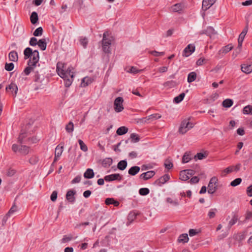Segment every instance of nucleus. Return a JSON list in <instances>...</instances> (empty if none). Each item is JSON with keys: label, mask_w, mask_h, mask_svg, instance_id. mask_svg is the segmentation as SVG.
<instances>
[{"label": "nucleus", "mask_w": 252, "mask_h": 252, "mask_svg": "<svg viewBox=\"0 0 252 252\" xmlns=\"http://www.w3.org/2000/svg\"><path fill=\"white\" fill-rule=\"evenodd\" d=\"M234 171V166H229L222 171L221 176H225L227 174L232 173Z\"/></svg>", "instance_id": "33"}, {"label": "nucleus", "mask_w": 252, "mask_h": 252, "mask_svg": "<svg viewBox=\"0 0 252 252\" xmlns=\"http://www.w3.org/2000/svg\"><path fill=\"white\" fill-rule=\"evenodd\" d=\"M30 19L32 24L36 23L38 20L37 13L36 12H32L31 14Z\"/></svg>", "instance_id": "35"}, {"label": "nucleus", "mask_w": 252, "mask_h": 252, "mask_svg": "<svg viewBox=\"0 0 252 252\" xmlns=\"http://www.w3.org/2000/svg\"><path fill=\"white\" fill-rule=\"evenodd\" d=\"M215 2V0H203L202 1V9L207 10Z\"/></svg>", "instance_id": "17"}, {"label": "nucleus", "mask_w": 252, "mask_h": 252, "mask_svg": "<svg viewBox=\"0 0 252 252\" xmlns=\"http://www.w3.org/2000/svg\"><path fill=\"white\" fill-rule=\"evenodd\" d=\"M17 210V208L15 206H13L11 209H10V210L8 211V212L7 213V216L8 217H9L11 215H12V214H13L14 212H15Z\"/></svg>", "instance_id": "62"}, {"label": "nucleus", "mask_w": 252, "mask_h": 252, "mask_svg": "<svg viewBox=\"0 0 252 252\" xmlns=\"http://www.w3.org/2000/svg\"><path fill=\"white\" fill-rule=\"evenodd\" d=\"M131 141L133 142H137L139 141L140 138L138 135L136 133H132L130 136Z\"/></svg>", "instance_id": "48"}, {"label": "nucleus", "mask_w": 252, "mask_h": 252, "mask_svg": "<svg viewBox=\"0 0 252 252\" xmlns=\"http://www.w3.org/2000/svg\"><path fill=\"white\" fill-rule=\"evenodd\" d=\"M9 58L11 61H17L18 59L17 53L14 51H11L9 53Z\"/></svg>", "instance_id": "29"}, {"label": "nucleus", "mask_w": 252, "mask_h": 252, "mask_svg": "<svg viewBox=\"0 0 252 252\" xmlns=\"http://www.w3.org/2000/svg\"><path fill=\"white\" fill-rule=\"evenodd\" d=\"M164 166L167 169H170L173 167V164L170 160L167 159L164 162Z\"/></svg>", "instance_id": "51"}, {"label": "nucleus", "mask_w": 252, "mask_h": 252, "mask_svg": "<svg viewBox=\"0 0 252 252\" xmlns=\"http://www.w3.org/2000/svg\"><path fill=\"white\" fill-rule=\"evenodd\" d=\"M193 124L191 123L189 120H184L180 125L179 128V132L184 134L193 127Z\"/></svg>", "instance_id": "4"}, {"label": "nucleus", "mask_w": 252, "mask_h": 252, "mask_svg": "<svg viewBox=\"0 0 252 252\" xmlns=\"http://www.w3.org/2000/svg\"><path fill=\"white\" fill-rule=\"evenodd\" d=\"M63 151V145H58L55 151L54 161H56L60 158Z\"/></svg>", "instance_id": "13"}, {"label": "nucleus", "mask_w": 252, "mask_h": 252, "mask_svg": "<svg viewBox=\"0 0 252 252\" xmlns=\"http://www.w3.org/2000/svg\"><path fill=\"white\" fill-rule=\"evenodd\" d=\"M128 131V128L124 126H121L117 130L116 133L119 135H122Z\"/></svg>", "instance_id": "31"}, {"label": "nucleus", "mask_w": 252, "mask_h": 252, "mask_svg": "<svg viewBox=\"0 0 252 252\" xmlns=\"http://www.w3.org/2000/svg\"><path fill=\"white\" fill-rule=\"evenodd\" d=\"M78 237L77 235L73 234H69L68 235H64L63 238L61 240L62 243H65L70 241L72 240L77 239Z\"/></svg>", "instance_id": "14"}, {"label": "nucleus", "mask_w": 252, "mask_h": 252, "mask_svg": "<svg viewBox=\"0 0 252 252\" xmlns=\"http://www.w3.org/2000/svg\"><path fill=\"white\" fill-rule=\"evenodd\" d=\"M242 112L245 115H252V106L248 105L244 107Z\"/></svg>", "instance_id": "32"}, {"label": "nucleus", "mask_w": 252, "mask_h": 252, "mask_svg": "<svg viewBox=\"0 0 252 252\" xmlns=\"http://www.w3.org/2000/svg\"><path fill=\"white\" fill-rule=\"evenodd\" d=\"M37 45L38 47L42 50L44 51L46 49L47 46V43L46 39L45 38H42L38 41Z\"/></svg>", "instance_id": "26"}, {"label": "nucleus", "mask_w": 252, "mask_h": 252, "mask_svg": "<svg viewBox=\"0 0 252 252\" xmlns=\"http://www.w3.org/2000/svg\"><path fill=\"white\" fill-rule=\"evenodd\" d=\"M30 45L32 46H34L37 45V39L35 37H32L30 41Z\"/></svg>", "instance_id": "55"}, {"label": "nucleus", "mask_w": 252, "mask_h": 252, "mask_svg": "<svg viewBox=\"0 0 252 252\" xmlns=\"http://www.w3.org/2000/svg\"><path fill=\"white\" fill-rule=\"evenodd\" d=\"M185 96V94L184 93H181L178 96L174 97L173 101L176 103H179L183 100Z\"/></svg>", "instance_id": "42"}, {"label": "nucleus", "mask_w": 252, "mask_h": 252, "mask_svg": "<svg viewBox=\"0 0 252 252\" xmlns=\"http://www.w3.org/2000/svg\"><path fill=\"white\" fill-rule=\"evenodd\" d=\"M78 143L80 145V149L83 152H87L88 151V147L84 142L81 139L78 140Z\"/></svg>", "instance_id": "43"}, {"label": "nucleus", "mask_w": 252, "mask_h": 252, "mask_svg": "<svg viewBox=\"0 0 252 252\" xmlns=\"http://www.w3.org/2000/svg\"><path fill=\"white\" fill-rule=\"evenodd\" d=\"M105 203L107 205L113 204L114 206H118L119 205V202L115 200L113 198H108L105 200Z\"/></svg>", "instance_id": "37"}, {"label": "nucleus", "mask_w": 252, "mask_h": 252, "mask_svg": "<svg viewBox=\"0 0 252 252\" xmlns=\"http://www.w3.org/2000/svg\"><path fill=\"white\" fill-rule=\"evenodd\" d=\"M207 63V60L204 58H200L196 62V64L197 65H201Z\"/></svg>", "instance_id": "60"}, {"label": "nucleus", "mask_w": 252, "mask_h": 252, "mask_svg": "<svg viewBox=\"0 0 252 252\" xmlns=\"http://www.w3.org/2000/svg\"><path fill=\"white\" fill-rule=\"evenodd\" d=\"M183 8L184 6L181 3H176L171 7V11L174 12H180Z\"/></svg>", "instance_id": "23"}, {"label": "nucleus", "mask_w": 252, "mask_h": 252, "mask_svg": "<svg viewBox=\"0 0 252 252\" xmlns=\"http://www.w3.org/2000/svg\"><path fill=\"white\" fill-rule=\"evenodd\" d=\"M192 174V171L185 170L180 172V179L182 181H187L189 179Z\"/></svg>", "instance_id": "9"}, {"label": "nucleus", "mask_w": 252, "mask_h": 252, "mask_svg": "<svg viewBox=\"0 0 252 252\" xmlns=\"http://www.w3.org/2000/svg\"><path fill=\"white\" fill-rule=\"evenodd\" d=\"M76 193V191L72 190H68L66 194V199L71 203H73L75 201V198L74 195Z\"/></svg>", "instance_id": "18"}, {"label": "nucleus", "mask_w": 252, "mask_h": 252, "mask_svg": "<svg viewBox=\"0 0 252 252\" xmlns=\"http://www.w3.org/2000/svg\"><path fill=\"white\" fill-rule=\"evenodd\" d=\"M14 68L13 63H6L5 65V69L7 71H11Z\"/></svg>", "instance_id": "54"}, {"label": "nucleus", "mask_w": 252, "mask_h": 252, "mask_svg": "<svg viewBox=\"0 0 252 252\" xmlns=\"http://www.w3.org/2000/svg\"><path fill=\"white\" fill-rule=\"evenodd\" d=\"M242 182V179L240 178H238L232 181L230 183V186L232 187H236L241 184Z\"/></svg>", "instance_id": "45"}, {"label": "nucleus", "mask_w": 252, "mask_h": 252, "mask_svg": "<svg viewBox=\"0 0 252 252\" xmlns=\"http://www.w3.org/2000/svg\"><path fill=\"white\" fill-rule=\"evenodd\" d=\"M155 174V172L154 171H149L141 174L140 177L144 180H147L153 177Z\"/></svg>", "instance_id": "19"}, {"label": "nucleus", "mask_w": 252, "mask_h": 252, "mask_svg": "<svg viewBox=\"0 0 252 252\" xmlns=\"http://www.w3.org/2000/svg\"><path fill=\"white\" fill-rule=\"evenodd\" d=\"M233 102L232 99H226L222 102V105L226 108H229L233 105Z\"/></svg>", "instance_id": "41"}, {"label": "nucleus", "mask_w": 252, "mask_h": 252, "mask_svg": "<svg viewBox=\"0 0 252 252\" xmlns=\"http://www.w3.org/2000/svg\"><path fill=\"white\" fill-rule=\"evenodd\" d=\"M113 160L111 158H106L103 161V163L106 164L107 166H110L112 163Z\"/></svg>", "instance_id": "59"}, {"label": "nucleus", "mask_w": 252, "mask_h": 252, "mask_svg": "<svg viewBox=\"0 0 252 252\" xmlns=\"http://www.w3.org/2000/svg\"><path fill=\"white\" fill-rule=\"evenodd\" d=\"M124 99L122 97H117L114 102V109L116 112L119 113L122 112L124 109Z\"/></svg>", "instance_id": "7"}, {"label": "nucleus", "mask_w": 252, "mask_h": 252, "mask_svg": "<svg viewBox=\"0 0 252 252\" xmlns=\"http://www.w3.org/2000/svg\"><path fill=\"white\" fill-rule=\"evenodd\" d=\"M24 59H29L28 62V66L24 70L25 74L28 75L37 66H39L38 63L39 54L37 50L32 51L31 48L27 47L24 51Z\"/></svg>", "instance_id": "1"}, {"label": "nucleus", "mask_w": 252, "mask_h": 252, "mask_svg": "<svg viewBox=\"0 0 252 252\" xmlns=\"http://www.w3.org/2000/svg\"><path fill=\"white\" fill-rule=\"evenodd\" d=\"M241 70L246 74H250L252 72V64L246 63L242 64Z\"/></svg>", "instance_id": "20"}, {"label": "nucleus", "mask_w": 252, "mask_h": 252, "mask_svg": "<svg viewBox=\"0 0 252 252\" xmlns=\"http://www.w3.org/2000/svg\"><path fill=\"white\" fill-rule=\"evenodd\" d=\"M206 155L204 153H199L195 156V158H197L198 159L201 160L206 157Z\"/></svg>", "instance_id": "58"}, {"label": "nucleus", "mask_w": 252, "mask_h": 252, "mask_svg": "<svg viewBox=\"0 0 252 252\" xmlns=\"http://www.w3.org/2000/svg\"><path fill=\"white\" fill-rule=\"evenodd\" d=\"M7 91L10 90L13 93L14 96H16L18 91V87L15 83H11L8 86L6 87Z\"/></svg>", "instance_id": "21"}, {"label": "nucleus", "mask_w": 252, "mask_h": 252, "mask_svg": "<svg viewBox=\"0 0 252 252\" xmlns=\"http://www.w3.org/2000/svg\"><path fill=\"white\" fill-rule=\"evenodd\" d=\"M143 70L144 69H138L136 67L131 66L128 70H127V72L135 74L138 73H141L143 72Z\"/></svg>", "instance_id": "38"}, {"label": "nucleus", "mask_w": 252, "mask_h": 252, "mask_svg": "<svg viewBox=\"0 0 252 252\" xmlns=\"http://www.w3.org/2000/svg\"><path fill=\"white\" fill-rule=\"evenodd\" d=\"M191 159L190 155L188 153H185L182 158V162L183 163L188 162Z\"/></svg>", "instance_id": "49"}, {"label": "nucleus", "mask_w": 252, "mask_h": 252, "mask_svg": "<svg viewBox=\"0 0 252 252\" xmlns=\"http://www.w3.org/2000/svg\"><path fill=\"white\" fill-rule=\"evenodd\" d=\"M195 51V46L193 44H189L183 52V56L188 57L191 55Z\"/></svg>", "instance_id": "8"}, {"label": "nucleus", "mask_w": 252, "mask_h": 252, "mask_svg": "<svg viewBox=\"0 0 252 252\" xmlns=\"http://www.w3.org/2000/svg\"><path fill=\"white\" fill-rule=\"evenodd\" d=\"M57 195H58V192L57 191L55 190V191H53V192L52 193L51 196H50L51 200L52 201H55L57 199Z\"/></svg>", "instance_id": "61"}, {"label": "nucleus", "mask_w": 252, "mask_h": 252, "mask_svg": "<svg viewBox=\"0 0 252 252\" xmlns=\"http://www.w3.org/2000/svg\"><path fill=\"white\" fill-rule=\"evenodd\" d=\"M122 179V176L118 173L112 174L104 177V180L107 182H111L115 180L121 181Z\"/></svg>", "instance_id": "10"}, {"label": "nucleus", "mask_w": 252, "mask_h": 252, "mask_svg": "<svg viewBox=\"0 0 252 252\" xmlns=\"http://www.w3.org/2000/svg\"><path fill=\"white\" fill-rule=\"evenodd\" d=\"M200 34H206L209 36L211 38H214L217 34V32L212 27H209L207 28L205 31H201L200 32Z\"/></svg>", "instance_id": "12"}, {"label": "nucleus", "mask_w": 252, "mask_h": 252, "mask_svg": "<svg viewBox=\"0 0 252 252\" xmlns=\"http://www.w3.org/2000/svg\"><path fill=\"white\" fill-rule=\"evenodd\" d=\"M12 150L15 152H19L22 155H27L29 152V148L27 146L18 145L17 144H14L12 146Z\"/></svg>", "instance_id": "6"}, {"label": "nucleus", "mask_w": 252, "mask_h": 252, "mask_svg": "<svg viewBox=\"0 0 252 252\" xmlns=\"http://www.w3.org/2000/svg\"><path fill=\"white\" fill-rule=\"evenodd\" d=\"M140 167L137 166L131 167L128 170L129 174L134 176L137 174L140 171Z\"/></svg>", "instance_id": "27"}, {"label": "nucleus", "mask_w": 252, "mask_h": 252, "mask_svg": "<svg viewBox=\"0 0 252 252\" xmlns=\"http://www.w3.org/2000/svg\"><path fill=\"white\" fill-rule=\"evenodd\" d=\"M93 81V80L89 77H85L83 78L81 82V86L85 87L90 84Z\"/></svg>", "instance_id": "25"}, {"label": "nucleus", "mask_w": 252, "mask_h": 252, "mask_svg": "<svg viewBox=\"0 0 252 252\" xmlns=\"http://www.w3.org/2000/svg\"><path fill=\"white\" fill-rule=\"evenodd\" d=\"M79 41L80 43V44L83 46L84 48H86L88 43V41L87 38L81 37L79 39Z\"/></svg>", "instance_id": "46"}, {"label": "nucleus", "mask_w": 252, "mask_h": 252, "mask_svg": "<svg viewBox=\"0 0 252 252\" xmlns=\"http://www.w3.org/2000/svg\"><path fill=\"white\" fill-rule=\"evenodd\" d=\"M65 130L68 133H72L74 130V124L72 122H70L66 125Z\"/></svg>", "instance_id": "40"}, {"label": "nucleus", "mask_w": 252, "mask_h": 252, "mask_svg": "<svg viewBox=\"0 0 252 252\" xmlns=\"http://www.w3.org/2000/svg\"><path fill=\"white\" fill-rule=\"evenodd\" d=\"M57 72L64 82L65 87H69L72 84L75 73L74 68L72 66H68L66 63L59 62L57 64Z\"/></svg>", "instance_id": "2"}, {"label": "nucleus", "mask_w": 252, "mask_h": 252, "mask_svg": "<svg viewBox=\"0 0 252 252\" xmlns=\"http://www.w3.org/2000/svg\"><path fill=\"white\" fill-rule=\"evenodd\" d=\"M240 216L236 212H233L232 213V218L229 220L228 225L230 227L235 224L237 221L239 220Z\"/></svg>", "instance_id": "15"}, {"label": "nucleus", "mask_w": 252, "mask_h": 252, "mask_svg": "<svg viewBox=\"0 0 252 252\" xmlns=\"http://www.w3.org/2000/svg\"><path fill=\"white\" fill-rule=\"evenodd\" d=\"M94 176V172L92 169L88 168L84 174V177L86 179H91Z\"/></svg>", "instance_id": "24"}, {"label": "nucleus", "mask_w": 252, "mask_h": 252, "mask_svg": "<svg viewBox=\"0 0 252 252\" xmlns=\"http://www.w3.org/2000/svg\"><path fill=\"white\" fill-rule=\"evenodd\" d=\"M127 166V161L125 160H123L118 162L117 167L121 170H124L126 169Z\"/></svg>", "instance_id": "34"}, {"label": "nucleus", "mask_w": 252, "mask_h": 252, "mask_svg": "<svg viewBox=\"0 0 252 252\" xmlns=\"http://www.w3.org/2000/svg\"><path fill=\"white\" fill-rule=\"evenodd\" d=\"M149 53L155 57L163 56L164 54V53L163 52H159L156 51H150Z\"/></svg>", "instance_id": "52"}, {"label": "nucleus", "mask_w": 252, "mask_h": 252, "mask_svg": "<svg viewBox=\"0 0 252 252\" xmlns=\"http://www.w3.org/2000/svg\"><path fill=\"white\" fill-rule=\"evenodd\" d=\"M42 33L43 29L42 27H39L35 30V31L33 32V34L35 36H39L42 34Z\"/></svg>", "instance_id": "47"}, {"label": "nucleus", "mask_w": 252, "mask_h": 252, "mask_svg": "<svg viewBox=\"0 0 252 252\" xmlns=\"http://www.w3.org/2000/svg\"><path fill=\"white\" fill-rule=\"evenodd\" d=\"M218 179L217 177L214 176L211 178L208 185V192L210 194H213L217 189Z\"/></svg>", "instance_id": "5"}, {"label": "nucleus", "mask_w": 252, "mask_h": 252, "mask_svg": "<svg viewBox=\"0 0 252 252\" xmlns=\"http://www.w3.org/2000/svg\"><path fill=\"white\" fill-rule=\"evenodd\" d=\"M248 32V27H246L241 33L240 34L239 36V38L238 39V48L241 49L242 46V43L244 39L245 36L246 35Z\"/></svg>", "instance_id": "11"}, {"label": "nucleus", "mask_w": 252, "mask_h": 252, "mask_svg": "<svg viewBox=\"0 0 252 252\" xmlns=\"http://www.w3.org/2000/svg\"><path fill=\"white\" fill-rule=\"evenodd\" d=\"M170 179V177L168 175L165 174L163 176L161 177L158 181L157 184L158 186H161L162 185L164 184Z\"/></svg>", "instance_id": "22"}, {"label": "nucleus", "mask_w": 252, "mask_h": 252, "mask_svg": "<svg viewBox=\"0 0 252 252\" xmlns=\"http://www.w3.org/2000/svg\"><path fill=\"white\" fill-rule=\"evenodd\" d=\"M217 209L216 208L210 209L207 214L208 217L209 219L214 218L216 215L217 212Z\"/></svg>", "instance_id": "36"}, {"label": "nucleus", "mask_w": 252, "mask_h": 252, "mask_svg": "<svg viewBox=\"0 0 252 252\" xmlns=\"http://www.w3.org/2000/svg\"><path fill=\"white\" fill-rule=\"evenodd\" d=\"M161 117V116L158 114H155L153 115H151L148 116V120H156L158 119Z\"/></svg>", "instance_id": "57"}, {"label": "nucleus", "mask_w": 252, "mask_h": 252, "mask_svg": "<svg viewBox=\"0 0 252 252\" xmlns=\"http://www.w3.org/2000/svg\"><path fill=\"white\" fill-rule=\"evenodd\" d=\"M15 170L13 169H8L6 172V175L9 177H12L15 174Z\"/></svg>", "instance_id": "56"}, {"label": "nucleus", "mask_w": 252, "mask_h": 252, "mask_svg": "<svg viewBox=\"0 0 252 252\" xmlns=\"http://www.w3.org/2000/svg\"><path fill=\"white\" fill-rule=\"evenodd\" d=\"M167 70H168V67H167V66H162V67H160L158 68V71L160 73L165 72L167 71Z\"/></svg>", "instance_id": "64"}, {"label": "nucleus", "mask_w": 252, "mask_h": 252, "mask_svg": "<svg viewBox=\"0 0 252 252\" xmlns=\"http://www.w3.org/2000/svg\"><path fill=\"white\" fill-rule=\"evenodd\" d=\"M246 191L248 196H252V185L247 187Z\"/></svg>", "instance_id": "63"}, {"label": "nucleus", "mask_w": 252, "mask_h": 252, "mask_svg": "<svg viewBox=\"0 0 252 252\" xmlns=\"http://www.w3.org/2000/svg\"><path fill=\"white\" fill-rule=\"evenodd\" d=\"M196 78V74L195 72H191L188 74V82L191 83L194 81Z\"/></svg>", "instance_id": "39"}, {"label": "nucleus", "mask_w": 252, "mask_h": 252, "mask_svg": "<svg viewBox=\"0 0 252 252\" xmlns=\"http://www.w3.org/2000/svg\"><path fill=\"white\" fill-rule=\"evenodd\" d=\"M233 48V46L231 44H229L219 51L218 54L220 55H224L230 52Z\"/></svg>", "instance_id": "16"}, {"label": "nucleus", "mask_w": 252, "mask_h": 252, "mask_svg": "<svg viewBox=\"0 0 252 252\" xmlns=\"http://www.w3.org/2000/svg\"><path fill=\"white\" fill-rule=\"evenodd\" d=\"M108 32H104L103 33V39H102V48L106 53L110 52V45H111L113 41V38L112 37H107Z\"/></svg>", "instance_id": "3"}, {"label": "nucleus", "mask_w": 252, "mask_h": 252, "mask_svg": "<svg viewBox=\"0 0 252 252\" xmlns=\"http://www.w3.org/2000/svg\"><path fill=\"white\" fill-rule=\"evenodd\" d=\"M139 193L141 195H146L149 193V189L148 188H141L139 190Z\"/></svg>", "instance_id": "50"}, {"label": "nucleus", "mask_w": 252, "mask_h": 252, "mask_svg": "<svg viewBox=\"0 0 252 252\" xmlns=\"http://www.w3.org/2000/svg\"><path fill=\"white\" fill-rule=\"evenodd\" d=\"M246 221L252 220V211L248 210L245 215Z\"/></svg>", "instance_id": "44"}, {"label": "nucleus", "mask_w": 252, "mask_h": 252, "mask_svg": "<svg viewBox=\"0 0 252 252\" xmlns=\"http://www.w3.org/2000/svg\"><path fill=\"white\" fill-rule=\"evenodd\" d=\"M199 231L197 229H190L189 231V235L191 237L194 236L197 234Z\"/></svg>", "instance_id": "53"}, {"label": "nucleus", "mask_w": 252, "mask_h": 252, "mask_svg": "<svg viewBox=\"0 0 252 252\" xmlns=\"http://www.w3.org/2000/svg\"><path fill=\"white\" fill-rule=\"evenodd\" d=\"M189 238L187 233L182 234L178 238V242L180 243H185L189 241Z\"/></svg>", "instance_id": "28"}, {"label": "nucleus", "mask_w": 252, "mask_h": 252, "mask_svg": "<svg viewBox=\"0 0 252 252\" xmlns=\"http://www.w3.org/2000/svg\"><path fill=\"white\" fill-rule=\"evenodd\" d=\"M166 202L174 206H177L179 205L178 200L176 198L173 199L171 197H167L166 199Z\"/></svg>", "instance_id": "30"}]
</instances>
